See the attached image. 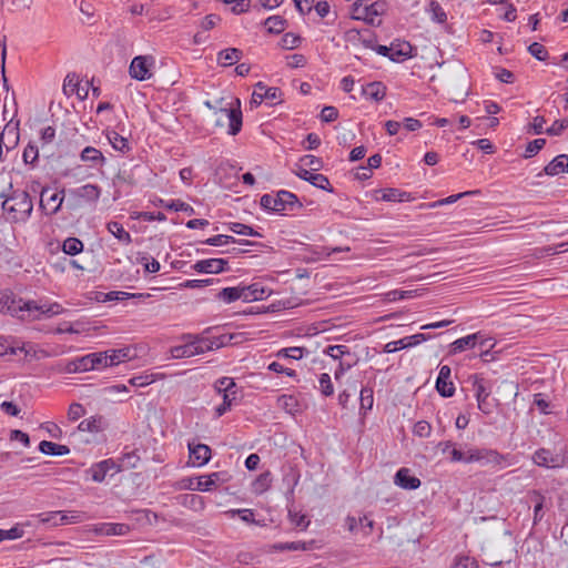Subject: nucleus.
<instances>
[{"label": "nucleus", "mask_w": 568, "mask_h": 568, "mask_svg": "<svg viewBox=\"0 0 568 568\" xmlns=\"http://www.w3.org/2000/svg\"><path fill=\"white\" fill-rule=\"evenodd\" d=\"M26 301L16 300L11 293L0 292V313L10 314L21 320H27V311L22 306Z\"/></svg>", "instance_id": "obj_15"}, {"label": "nucleus", "mask_w": 568, "mask_h": 568, "mask_svg": "<svg viewBox=\"0 0 568 568\" xmlns=\"http://www.w3.org/2000/svg\"><path fill=\"white\" fill-rule=\"evenodd\" d=\"M532 462L539 467L544 468H556L562 465V458L559 455H555L550 449L539 448L532 455Z\"/></svg>", "instance_id": "obj_22"}, {"label": "nucleus", "mask_w": 568, "mask_h": 568, "mask_svg": "<svg viewBox=\"0 0 568 568\" xmlns=\"http://www.w3.org/2000/svg\"><path fill=\"white\" fill-rule=\"evenodd\" d=\"M81 160L89 162L92 168L103 165L105 158L102 152L93 146H87L81 152Z\"/></svg>", "instance_id": "obj_40"}, {"label": "nucleus", "mask_w": 568, "mask_h": 568, "mask_svg": "<svg viewBox=\"0 0 568 568\" xmlns=\"http://www.w3.org/2000/svg\"><path fill=\"white\" fill-rule=\"evenodd\" d=\"M320 392L323 396L329 397L334 394V385L327 373H322L318 377Z\"/></svg>", "instance_id": "obj_57"}, {"label": "nucleus", "mask_w": 568, "mask_h": 568, "mask_svg": "<svg viewBox=\"0 0 568 568\" xmlns=\"http://www.w3.org/2000/svg\"><path fill=\"white\" fill-rule=\"evenodd\" d=\"M301 43V38L292 32L285 33L281 39L282 48L293 50Z\"/></svg>", "instance_id": "obj_63"}, {"label": "nucleus", "mask_w": 568, "mask_h": 568, "mask_svg": "<svg viewBox=\"0 0 568 568\" xmlns=\"http://www.w3.org/2000/svg\"><path fill=\"white\" fill-rule=\"evenodd\" d=\"M2 209L11 214L14 222H24L31 215L33 204L27 191L13 190L10 195L6 196Z\"/></svg>", "instance_id": "obj_2"}, {"label": "nucleus", "mask_w": 568, "mask_h": 568, "mask_svg": "<svg viewBox=\"0 0 568 568\" xmlns=\"http://www.w3.org/2000/svg\"><path fill=\"white\" fill-rule=\"evenodd\" d=\"M39 450L44 455L51 456H64L70 453V448L67 445H60L49 440L40 442Z\"/></svg>", "instance_id": "obj_38"}, {"label": "nucleus", "mask_w": 568, "mask_h": 568, "mask_svg": "<svg viewBox=\"0 0 568 568\" xmlns=\"http://www.w3.org/2000/svg\"><path fill=\"white\" fill-rule=\"evenodd\" d=\"M106 230L116 237L122 244L129 245L132 243L131 234L116 221H111L106 224Z\"/></svg>", "instance_id": "obj_41"}, {"label": "nucleus", "mask_w": 568, "mask_h": 568, "mask_svg": "<svg viewBox=\"0 0 568 568\" xmlns=\"http://www.w3.org/2000/svg\"><path fill=\"white\" fill-rule=\"evenodd\" d=\"M300 163L301 165H298L297 168H310V170L312 171H320L323 168L322 159L312 154L303 155L300 159Z\"/></svg>", "instance_id": "obj_54"}, {"label": "nucleus", "mask_w": 568, "mask_h": 568, "mask_svg": "<svg viewBox=\"0 0 568 568\" xmlns=\"http://www.w3.org/2000/svg\"><path fill=\"white\" fill-rule=\"evenodd\" d=\"M479 338V332L460 337L450 344L449 353L455 355L457 353L464 352L465 349L474 348L477 345Z\"/></svg>", "instance_id": "obj_31"}, {"label": "nucleus", "mask_w": 568, "mask_h": 568, "mask_svg": "<svg viewBox=\"0 0 568 568\" xmlns=\"http://www.w3.org/2000/svg\"><path fill=\"white\" fill-rule=\"evenodd\" d=\"M89 82L82 83L79 75L75 73H69L64 78L62 91L68 98L75 95L79 100L88 98Z\"/></svg>", "instance_id": "obj_16"}, {"label": "nucleus", "mask_w": 568, "mask_h": 568, "mask_svg": "<svg viewBox=\"0 0 568 568\" xmlns=\"http://www.w3.org/2000/svg\"><path fill=\"white\" fill-rule=\"evenodd\" d=\"M128 530L129 527L125 524L104 523L98 529V532L105 536H121L124 535Z\"/></svg>", "instance_id": "obj_46"}, {"label": "nucleus", "mask_w": 568, "mask_h": 568, "mask_svg": "<svg viewBox=\"0 0 568 568\" xmlns=\"http://www.w3.org/2000/svg\"><path fill=\"white\" fill-rule=\"evenodd\" d=\"M27 311V320L38 321L42 317H52L63 313L61 304L53 302L49 304H38L36 301H26L22 305Z\"/></svg>", "instance_id": "obj_8"}, {"label": "nucleus", "mask_w": 568, "mask_h": 568, "mask_svg": "<svg viewBox=\"0 0 568 568\" xmlns=\"http://www.w3.org/2000/svg\"><path fill=\"white\" fill-rule=\"evenodd\" d=\"M19 123L13 122L12 120L9 121L3 131L0 132V142L3 141L4 135H7L8 139L14 140V142H19L20 135H19Z\"/></svg>", "instance_id": "obj_55"}, {"label": "nucleus", "mask_w": 568, "mask_h": 568, "mask_svg": "<svg viewBox=\"0 0 568 568\" xmlns=\"http://www.w3.org/2000/svg\"><path fill=\"white\" fill-rule=\"evenodd\" d=\"M392 61L400 62L413 57V47L406 42L392 43Z\"/></svg>", "instance_id": "obj_39"}, {"label": "nucleus", "mask_w": 568, "mask_h": 568, "mask_svg": "<svg viewBox=\"0 0 568 568\" xmlns=\"http://www.w3.org/2000/svg\"><path fill=\"white\" fill-rule=\"evenodd\" d=\"M227 229L239 235H246L252 237H262L263 235L254 230L252 226L240 223V222H231L227 224Z\"/></svg>", "instance_id": "obj_47"}, {"label": "nucleus", "mask_w": 568, "mask_h": 568, "mask_svg": "<svg viewBox=\"0 0 568 568\" xmlns=\"http://www.w3.org/2000/svg\"><path fill=\"white\" fill-rule=\"evenodd\" d=\"M64 197V189H62L61 192H51L49 186H44L40 192V209L48 215L57 214L61 210Z\"/></svg>", "instance_id": "obj_11"}, {"label": "nucleus", "mask_w": 568, "mask_h": 568, "mask_svg": "<svg viewBox=\"0 0 568 568\" xmlns=\"http://www.w3.org/2000/svg\"><path fill=\"white\" fill-rule=\"evenodd\" d=\"M155 59L152 55H136L132 59L129 73L136 81H146L152 78Z\"/></svg>", "instance_id": "obj_9"}, {"label": "nucleus", "mask_w": 568, "mask_h": 568, "mask_svg": "<svg viewBox=\"0 0 568 568\" xmlns=\"http://www.w3.org/2000/svg\"><path fill=\"white\" fill-rule=\"evenodd\" d=\"M305 354H308L306 348L293 346L281 348L275 355L280 358L301 359Z\"/></svg>", "instance_id": "obj_48"}, {"label": "nucleus", "mask_w": 568, "mask_h": 568, "mask_svg": "<svg viewBox=\"0 0 568 568\" xmlns=\"http://www.w3.org/2000/svg\"><path fill=\"white\" fill-rule=\"evenodd\" d=\"M450 377V367L448 365L440 366L435 387L442 397L448 398L455 394V385Z\"/></svg>", "instance_id": "obj_19"}, {"label": "nucleus", "mask_w": 568, "mask_h": 568, "mask_svg": "<svg viewBox=\"0 0 568 568\" xmlns=\"http://www.w3.org/2000/svg\"><path fill=\"white\" fill-rule=\"evenodd\" d=\"M473 383L478 409L484 415H490L494 410L493 399L490 398V388L487 381L480 374H474L469 377Z\"/></svg>", "instance_id": "obj_7"}, {"label": "nucleus", "mask_w": 568, "mask_h": 568, "mask_svg": "<svg viewBox=\"0 0 568 568\" xmlns=\"http://www.w3.org/2000/svg\"><path fill=\"white\" fill-rule=\"evenodd\" d=\"M264 26L270 33H281L285 29V20L281 16H271L265 19Z\"/></svg>", "instance_id": "obj_50"}, {"label": "nucleus", "mask_w": 568, "mask_h": 568, "mask_svg": "<svg viewBox=\"0 0 568 568\" xmlns=\"http://www.w3.org/2000/svg\"><path fill=\"white\" fill-rule=\"evenodd\" d=\"M41 521L51 524L52 526L65 525L69 521V517L62 511H50L41 515Z\"/></svg>", "instance_id": "obj_49"}, {"label": "nucleus", "mask_w": 568, "mask_h": 568, "mask_svg": "<svg viewBox=\"0 0 568 568\" xmlns=\"http://www.w3.org/2000/svg\"><path fill=\"white\" fill-rule=\"evenodd\" d=\"M181 341L183 342V344L172 346L170 348V354L173 358H187L203 354V348H201L200 346H197L196 348V346H194L195 343L193 338H187V334H183L181 336Z\"/></svg>", "instance_id": "obj_20"}, {"label": "nucleus", "mask_w": 568, "mask_h": 568, "mask_svg": "<svg viewBox=\"0 0 568 568\" xmlns=\"http://www.w3.org/2000/svg\"><path fill=\"white\" fill-rule=\"evenodd\" d=\"M288 517H290L291 523L295 527L301 528L303 530L306 529L310 525V520L307 519V517L304 514L288 510Z\"/></svg>", "instance_id": "obj_64"}, {"label": "nucleus", "mask_w": 568, "mask_h": 568, "mask_svg": "<svg viewBox=\"0 0 568 568\" xmlns=\"http://www.w3.org/2000/svg\"><path fill=\"white\" fill-rule=\"evenodd\" d=\"M62 252L67 255L74 256L84 250V244L78 237H67L62 243Z\"/></svg>", "instance_id": "obj_42"}, {"label": "nucleus", "mask_w": 568, "mask_h": 568, "mask_svg": "<svg viewBox=\"0 0 568 568\" xmlns=\"http://www.w3.org/2000/svg\"><path fill=\"white\" fill-rule=\"evenodd\" d=\"M243 57V52L240 49L236 48H227L224 50H221L217 53V64L221 67H231L235 63H237Z\"/></svg>", "instance_id": "obj_34"}, {"label": "nucleus", "mask_w": 568, "mask_h": 568, "mask_svg": "<svg viewBox=\"0 0 568 568\" xmlns=\"http://www.w3.org/2000/svg\"><path fill=\"white\" fill-rule=\"evenodd\" d=\"M426 12L429 14L432 21L443 24L447 21V14L444 8L435 0L429 2Z\"/></svg>", "instance_id": "obj_45"}, {"label": "nucleus", "mask_w": 568, "mask_h": 568, "mask_svg": "<svg viewBox=\"0 0 568 568\" xmlns=\"http://www.w3.org/2000/svg\"><path fill=\"white\" fill-rule=\"evenodd\" d=\"M23 528L14 526L10 529H0V542L3 540H14L23 536Z\"/></svg>", "instance_id": "obj_62"}, {"label": "nucleus", "mask_w": 568, "mask_h": 568, "mask_svg": "<svg viewBox=\"0 0 568 568\" xmlns=\"http://www.w3.org/2000/svg\"><path fill=\"white\" fill-rule=\"evenodd\" d=\"M315 540L310 541H286V542H276L272 546V549L275 551H306L314 549Z\"/></svg>", "instance_id": "obj_33"}, {"label": "nucleus", "mask_w": 568, "mask_h": 568, "mask_svg": "<svg viewBox=\"0 0 568 568\" xmlns=\"http://www.w3.org/2000/svg\"><path fill=\"white\" fill-rule=\"evenodd\" d=\"M211 328H206L202 334H190L187 333V338H193L194 346H200L203 348V354L213 349L221 348L225 346L230 341L231 336L227 335H221L215 337H207L206 334H209Z\"/></svg>", "instance_id": "obj_12"}, {"label": "nucleus", "mask_w": 568, "mask_h": 568, "mask_svg": "<svg viewBox=\"0 0 568 568\" xmlns=\"http://www.w3.org/2000/svg\"><path fill=\"white\" fill-rule=\"evenodd\" d=\"M282 98V92L276 87H267L263 82H257L255 84L254 91L252 93V98L250 104L252 106L260 105L263 101H268L271 104L280 102Z\"/></svg>", "instance_id": "obj_13"}, {"label": "nucleus", "mask_w": 568, "mask_h": 568, "mask_svg": "<svg viewBox=\"0 0 568 568\" xmlns=\"http://www.w3.org/2000/svg\"><path fill=\"white\" fill-rule=\"evenodd\" d=\"M324 353L331 356L333 359L342 361L344 355H349V349L345 345H329L325 348Z\"/></svg>", "instance_id": "obj_59"}, {"label": "nucleus", "mask_w": 568, "mask_h": 568, "mask_svg": "<svg viewBox=\"0 0 568 568\" xmlns=\"http://www.w3.org/2000/svg\"><path fill=\"white\" fill-rule=\"evenodd\" d=\"M91 364H93V369H101L109 367L108 352H97L90 353Z\"/></svg>", "instance_id": "obj_58"}, {"label": "nucleus", "mask_w": 568, "mask_h": 568, "mask_svg": "<svg viewBox=\"0 0 568 568\" xmlns=\"http://www.w3.org/2000/svg\"><path fill=\"white\" fill-rule=\"evenodd\" d=\"M477 560L469 556H457L450 568H478Z\"/></svg>", "instance_id": "obj_61"}, {"label": "nucleus", "mask_w": 568, "mask_h": 568, "mask_svg": "<svg viewBox=\"0 0 568 568\" xmlns=\"http://www.w3.org/2000/svg\"><path fill=\"white\" fill-rule=\"evenodd\" d=\"M108 352V359L110 366L119 365L125 359L130 358V349L129 348H120V349H110Z\"/></svg>", "instance_id": "obj_51"}, {"label": "nucleus", "mask_w": 568, "mask_h": 568, "mask_svg": "<svg viewBox=\"0 0 568 568\" xmlns=\"http://www.w3.org/2000/svg\"><path fill=\"white\" fill-rule=\"evenodd\" d=\"M153 204L156 206H162L166 210H171L174 212H184L189 215H193L195 213V210L190 204L181 201V200H171L165 201L163 199L158 197L155 201H153Z\"/></svg>", "instance_id": "obj_32"}, {"label": "nucleus", "mask_w": 568, "mask_h": 568, "mask_svg": "<svg viewBox=\"0 0 568 568\" xmlns=\"http://www.w3.org/2000/svg\"><path fill=\"white\" fill-rule=\"evenodd\" d=\"M121 470V466L113 458H106L92 464L91 467L85 470V476L87 478L90 477L94 483H102L109 473L113 476Z\"/></svg>", "instance_id": "obj_10"}, {"label": "nucleus", "mask_w": 568, "mask_h": 568, "mask_svg": "<svg viewBox=\"0 0 568 568\" xmlns=\"http://www.w3.org/2000/svg\"><path fill=\"white\" fill-rule=\"evenodd\" d=\"M394 484L406 490H415L419 488L422 481L418 477L410 474V469L403 467L396 471Z\"/></svg>", "instance_id": "obj_25"}, {"label": "nucleus", "mask_w": 568, "mask_h": 568, "mask_svg": "<svg viewBox=\"0 0 568 568\" xmlns=\"http://www.w3.org/2000/svg\"><path fill=\"white\" fill-rule=\"evenodd\" d=\"M478 463L481 466L494 465L503 466L504 464L511 465L510 455L501 454L493 448H478L473 447L467 450V464Z\"/></svg>", "instance_id": "obj_5"}, {"label": "nucleus", "mask_w": 568, "mask_h": 568, "mask_svg": "<svg viewBox=\"0 0 568 568\" xmlns=\"http://www.w3.org/2000/svg\"><path fill=\"white\" fill-rule=\"evenodd\" d=\"M432 336L429 334L417 333L415 335L405 336L398 341H393L384 346L385 353H395L400 349L409 348L426 342Z\"/></svg>", "instance_id": "obj_17"}, {"label": "nucleus", "mask_w": 568, "mask_h": 568, "mask_svg": "<svg viewBox=\"0 0 568 568\" xmlns=\"http://www.w3.org/2000/svg\"><path fill=\"white\" fill-rule=\"evenodd\" d=\"M384 11V3L374 2L371 4L363 1H356L352 6L351 17L354 20H361L368 24H379V16Z\"/></svg>", "instance_id": "obj_6"}, {"label": "nucleus", "mask_w": 568, "mask_h": 568, "mask_svg": "<svg viewBox=\"0 0 568 568\" xmlns=\"http://www.w3.org/2000/svg\"><path fill=\"white\" fill-rule=\"evenodd\" d=\"M22 156L26 164H31L34 166L39 158V150L37 144H27V146L23 150Z\"/></svg>", "instance_id": "obj_60"}, {"label": "nucleus", "mask_w": 568, "mask_h": 568, "mask_svg": "<svg viewBox=\"0 0 568 568\" xmlns=\"http://www.w3.org/2000/svg\"><path fill=\"white\" fill-rule=\"evenodd\" d=\"M98 301L108 302V301H124L131 297H135V294L120 292V291H111L109 293H99Z\"/></svg>", "instance_id": "obj_56"}, {"label": "nucleus", "mask_w": 568, "mask_h": 568, "mask_svg": "<svg viewBox=\"0 0 568 568\" xmlns=\"http://www.w3.org/2000/svg\"><path fill=\"white\" fill-rule=\"evenodd\" d=\"M235 106H231L230 109H223L222 112L225 113L229 126L227 132L231 135H235L241 131L242 128V112L240 109L241 102L239 99L234 102Z\"/></svg>", "instance_id": "obj_26"}, {"label": "nucleus", "mask_w": 568, "mask_h": 568, "mask_svg": "<svg viewBox=\"0 0 568 568\" xmlns=\"http://www.w3.org/2000/svg\"><path fill=\"white\" fill-rule=\"evenodd\" d=\"M351 40L355 44H361L362 47L371 50H373L376 43V38L369 30L351 31Z\"/></svg>", "instance_id": "obj_37"}, {"label": "nucleus", "mask_w": 568, "mask_h": 568, "mask_svg": "<svg viewBox=\"0 0 568 568\" xmlns=\"http://www.w3.org/2000/svg\"><path fill=\"white\" fill-rule=\"evenodd\" d=\"M379 192L382 193V196L379 199L386 202H408L413 200L410 193L395 187L384 189L381 190Z\"/></svg>", "instance_id": "obj_35"}, {"label": "nucleus", "mask_w": 568, "mask_h": 568, "mask_svg": "<svg viewBox=\"0 0 568 568\" xmlns=\"http://www.w3.org/2000/svg\"><path fill=\"white\" fill-rule=\"evenodd\" d=\"M301 209L303 204L293 192L281 190L276 193L275 213L290 214Z\"/></svg>", "instance_id": "obj_14"}, {"label": "nucleus", "mask_w": 568, "mask_h": 568, "mask_svg": "<svg viewBox=\"0 0 568 568\" xmlns=\"http://www.w3.org/2000/svg\"><path fill=\"white\" fill-rule=\"evenodd\" d=\"M105 427L106 423L104 417L101 415H95L80 422L78 425V430L95 434L104 430Z\"/></svg>", "instance_id": "obj_30"}, {"label": "nucleus", "mask_w": 568, "mask_h": 568, "mask_svg": "<svg viewBox=\"0 0 568 568\" xmlns=\"http://www.w3.org/2000/svg\"><path fill=\"white\" fill-rule=\"evenodd\" d=\"M562 173H568V155L559 154L554 158L545 168L542 172H539L537 176L542 174L548 176H557Z\"/></svg>", "instance_id": "obj_27"}, {"label": "nucleus", "mask_w": 568, "mask_h": 568, "mask_svg": "<svg viewBox=\"0 0 568 568\" xmlns=\"http://www.w3.org/2000/svg\"><path fill=\"white\" fill-rule=\"evenodd\" d=\"M65 207L69 211H78L84 206L94 205L101 195V189L97 184H84L68 191Z\"/></svg>", "instance_id": "obj_3"}, {"label": "nucleus", "mask_w": 568, "mask_h": 568, "mask_svg": "<svg viewBox=\"0 0 568 568\" xmlns=\"http://www.w3.org/2000/svg\"><path fill=\"white\" fill-rule=\"evenodd\" d=\"M92 369H93V364H91L90 355L87 354L84 356L68 361L64 365L63 372H65L68 374H72V373H80V372H89Z\"/></svg>", "instance_id": "obj_29"}, {"label": "nucleus", "mask_w": 568, "mask_h": 568, "mask_svg": "<svg viewBox=\"0 0 568 568\" xmlns=\"http://www.w3.org/2000/svg\"><path fill=\"white\" fill-rule=\"evenodd\" d=\"M189 457L193 466L201 467L210 462L212 457V450L210 446L205 444H189Z\"/></svg>", "instance_id": "obj_23"}, {"label": "nucleus", "mask_w": 568, "mask_h": 568, "mask_svg": "<svg viewBox=\"0 0 568 568\" xmlns=\"http://www.w3.org/2000/svg\"><path fill=\"white\" fill-rule=\"evenodd\" d=\"M231 479L232 475L227 470L213 471L199 477H184L179 481V487L185 490L210 491Z\"/></svg>", "instance_id": "obj_1"}, {"label": "nucleus", "mask_w": 568, "mask_h": 568, "mask_svg": "<svg viewBox=\"0 0 568 568\" xmlns=\"http://www.w3.org/2000/svg\"><path fill=\"white\" fill-rule=\"evenodd\" d=\"M244 302L261 301L270 296L271 290L262 282H254L250 285L241 286Z\"/></svg>", "instance_id": "obj_24"}, {"label": "nucleus", "mask_w": 568, "mask_h": 568, "mask_svg": "<svg viewBox=\"0 0 568 568\" xmlns=\"http://www.w3.org/2000/svg\"><path fill=\"white\" fill-rule=\"evenodd\" d=\"M374 390L372 387H362L359 390V410L365 415L373 408Z\"/></svg>", "instance_id": "obj_44"}, {"label": "nucleus", "mask_w": 568, "mask_h": 568, "mask_svg": "<svg viewBox=\"0 0 568 568\" xmlns=\"http://www.w3.org/2000/svg\"><path fill=\"white\" fill-rule=\"evenodd\" d=\"M227 264L224 258H207L195 262L191 268L197 273L220 274L226 270Z\"/></svg>", "instance_id": "obj_21"}, {"label": "nucleus", "mask_w": 568, "mask_h": 568, "mask_svg": "<svg viewBox=\"0 0 568 568\" xmlns=\"http://www.w3.org/2000/svg\"><path fill=\"white\" fill-rule=\"evenodd\" d=\"M216 297L227 304L243 300L242 288L241 286L224 287L216 294Z\"/></svg>", "instance_id": "obj_43"}, {"label": "nucleus", "mask_w": 568, "mask_h": 568, "mask_svg": "<svg viewBox=\"0 0 568 568\" xmlns=\"http://www.w3.org/2000/svg\"><path fill=\"white\" fill-rule=\"evenodd\" d=\"M215 392L222 396L223 402L215 407L214 413L216 417L223 416L231 410L233 404L237 399L239 387L232 377L223 376L215 381L213 385Z\"/></svg>", "instance_id": "obj_4"}, {"label": "nucleus", "mask_w": 568, "mask_h": 568, "mask_svg": "<svg viewBox=\"0 0 568 568\" xmlns=\"http://www.w3.org/2000/svg\"><path fill=\"white\" fill-rule=\"evenodd\" d=\"M271 484H272L271 471H268V470L264 471L255 479V481L253 484L254 491L257 494H262L271 487Z\"/></svg>", "instance_id": "obj_52"}, {"label": "nucleus", "mask_w": 568, "mask_h": 568, "mask_svg": "<svg viewBox=\"0 0 568 568\" xmlns=\"http://www.w3.org/2000/svg\"><path fill=\"white\" fill-rule=\"evenodd\" d=\"M138 263L142 264L144 271L148 273H158L160 271V263L155 258H151L146 253L139 254Z\"/></svg>", "instance_id": "obj_53"}, {"label": "nucleus", "mask_w": 568, "mask_h": 568, "mask_svg": "<svg viewBox=\"0 0 568 568\" xmlns=\"http://www.w3.org/2000/svg\"><path fill=\"white\" fill-rule=\"evenodd\" d=\"M387 88L381 81L369 82L362 87V95L369 101L379 102L386 95Z\"/></svg>", "instance_id": "obj_28"}, {"label": "nucleus", "mask_w": 568, "mask_h": 568, "mask_svg": "<svg viewBox=\"0 0 568 568\" xmlns=\"http://www.w3.org/2000/svg\"><path fill=\"white\" fill-rule=\"evenodd\" d=\"M531 499L535 501L534 506V526L538 525L544 518V506L546 501L545 495L540 490H531L530 491Z\"/></svg>", "instance_id": "obj_36"}, {"label": "nucleus", "mask_w": 568, "mask_h": 568, "mask_svg": "<svg viewBox=\"0 0 568 568\" xmlns=\"http://www.w3.org/2000/svg\"><path fill=\"white\" fill-rule=\"evenodd\" d=\"M316 171L307 170L305 168H297L295 171V174L304 180L311 183L313 186L327 191L329 193L334 192L333 186L331 185V182L328 178L321 173H315Z\"/></svg>", "instance_id": "obj_18"}]
</instances>
